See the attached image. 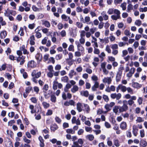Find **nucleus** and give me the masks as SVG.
I'll use <instances>...</instances> for the list:
<instances>
[{
  "label": "nucleus",
  "instance_id": "1",
  "mask_svg": "<svg viewBox=\"0 0 147 147\" xmlns=\"http://www.w3.org/2000/svg\"><path fill=\"white\" fill-rule=\"evenodd\" d=\"M47 69L49 71L47 74V76L48 77L52 78L53 75L55 76H59V71H55L52 65H49L47 67Z\"/></svg>",
  "mask_w": 147,
  "mask_h": 147
},
{
  "label": "nucleus",
  "instance_id": "2",
  "mask_svg": "<svg viewBox=\"0 0 147 147\" xmlns=\"http://www.w3.org/2000/svg\"><path fill=\"white\" fill-rule=\"evenodd\" d=\"M127 101L126 100H124L123 102V105L121 107L119 106V113H121L124 111H125L128 110V107L127 106Z\"/></svg>",
  "mask_w": 147,
  "mask_h": 147
},
{
  "label": "nucleus",
  "instance_id": "3",
  "mask_svg": "<svg viewBox=\"0 0 147 147\" xmlns=\"http://www.w3.org/2000/svg\"><path fill=\"white\" fill-rule=\"evenodd\" d=\"M110 97L112 99H116L117 100H119L121 97V94L120 93L116 94V93H112L110 95Z\"/></svg>",
  "mask_w": 147,
  "mask_h": 147
},
{
  "label": "nucleus",
  "instance_id": "4",
  "mask_svg": "<svg viewBox=\"0 0 147 147\" xmlns=\"http://www.w3.org/2000/svg\"><path fill=\"white\" fill-rule=\"evenodd\" d=\"M25 56H19L17 58V61L18 62H20V65H22L25 62Z\"/></svg>",
  "mask_w": 147,
  "mask_h": 147
},
{
  "label": "nucleus",
  "instance_id": "5",
  "mask_svg": "<svg viewBox=\"0 0 147 147\" xmlns=\"http://www.w3.org/2000/svg\"><path fill=\"white\" fill-rule=\"evenodd\" d=\"M31 75L32 77L38 78L41 76V72L40 71H39L36 73V70H34L32 72Z\"/></svg>",
  "mask_w": 147,
  "mask_h": 147
},
{
  "label": "nucleus",
  "instance_id": "6",
  "mask_svg": "<svg viewBox=\"0 0 147 147\" xmlns=\"http://www.w3.org/2000/svg\"><path fill=\"white\" fill-rule=\"evenodd\" d=\"M36 63L33 60L29 61L27 64L28 67L34 68L36 67Z\"/></svg>",
  "mask_w": 147,
  "mask_h": 147
},
{
  "label": "nucleus",
  "instance_id": "7",
  "mask_svg": "<svg viewBox=\"0 0 147 147\" xmlns=\"http://www.w3.org/2000/svg\"><path fill=\"white\" fill-rule=\"evenodd\" d=\"M75 102L72 100H70L69 101H66L64 103V105L66 106H68L69 105L74 106Z\"/></svg>",
  "mask_w": 147,
  "mask_h": 147
},
{
  "label": "nucleus",
  "instance_id": "8",
  "mask_svg": "<svg viewBox=\"0 0 147 147\" xmlns=\"http://www.w3.org/2000/svg\"><path fill=\"white\" fill-rule=\"evenodd\" d=\"M112 79L111 77H105L102 80V82L105 83H107L108 85L111 83Z\"/></svg>",
  "mask_w": 147,
  "mask_h": 147
},
{
  "label": "nucleus",
  "instance_id": "9",
  "mask_svg": "<svg viewBox=\"0 0 147 147\" xmlns=\"http://www.w3.org/2000/svg\"><path fill=\"white\" fill-rule=\"evenodd\" d=\"M99 87V83L98 82H95L94 85L92 87V90L93 91H96Z\"/></svg>",
  "mask_w": 147,
  "mask_h": 147
},
{
  "label": "nucleus",
  "instance_id": "10",
  "mask_svg": "<svg viewBox=\"0 0 147 147\" xmlns=\"http://www.w3.org/2000/svg\"><path fill=\"white\" fill-rule=\"evenodd\" d=\"M120 127L122 130H126L127 129V124L126 122H122L120 125Z\"/></svg>",
  "mask_w": 147,
  "mask_h": 147
},
{
  "label": "nucleus",
  "instance_id": "11",
  "mask_svg": "<svg viewBox=\"0 0 147 147\" xmlns=\"http://www.w3.org/2000/svg\"><path fill=\"white\" fill-rule=\"evenodd\" d=\"M39 30L38 27H37L35 30V32L36 33L35 36L37 38H40L42 36L41 33L38 32Z\"/></svg>",
  "mask_w": 147,
  "mask_h": 147
},
{
  "label": "nucleus",
  "instance_id": "12",
  "mask_svg": "<svg viewBox=\"0 0 147 147\" xmlns=\"http://www.w3.org/2000/svg\"><path fill=\"white\" fill-rule=\"evenodd\" d=\"M38 140L40 142L39 144L40 146V147H44L45 146V144L44 143V140L42 137L41 136H39Z\"/></svg>",
  "mask_w": 147,
  "mask_h": 147
},
{
  "label": "nucleus",
  "instance_id": "13",
  "mask_svg": "<svg viewBox=\"0 0 147 147\" xmlns=\"http://www.w3.org/2000/svg\"><path fill=\"white\" fill-rule=\"evenodd\" d=\"M77 109L79 112H81L82 110V106L81 103L78 102L76 104Z\"/></svg>",
  "mask_w": 147,
  "mask_h": 147
},
{
  "label": "nucleus",
  "instance_id": "14",
  "mask_svg": "<svg viewBox=\"0 0 147 147\" xmlns=\"http://www.w3.org/2000/svg\"><path fill=\"white\" fill-rule=\"evenodd\" d=\"M20 50L22 51H23L24 54L28 55L29 54V52L25 48V46L24 45H22V46L20 47Z\"/></svg>",
  "mask_w": 147,
  "mask_h": 147
},
{
  "label": "nucleus",
  "instance_id": "15",
  "mask_svg": "<svg viewBox=\"0 0 147 147\" xmlns=\"http://www.w3.org/2000/svg\"><path fill=\"white\" fill-rule=\"evenodd\" d=\"M132 86L135 88H139L142 87V85L139 84L137 82H134L132 84Z\"/></svg>",
  "mask_w": 147,
  "mask_h": 147
},
{
  "label": "nucleus",
  "instance_id": "16",
  "mask_svg": "<svg viewBox=\"0 0 147 147\" xmlns=\"http://www.w3.org/2000/svg\"><path fill=\"white\" fill-rule=\"evenodd\" d=\"M35 37L34 35L31 36L30 37V43L31 45H34L35 44Z\"/></svg>",
  "mask_w": 147,
  "mask_h": 147
},
{
  "label": "nucleus",
  "instance_id": "17",
  "mask_svg": "<svg viewBox=\"0 0 147 147\" xmlns=\"http://www.w3.org/2000/svg\"><path fill=\"white\" fill-rule=\"evenodd\" d=\"M79 89L78 87L76 85L73 86L72 88L71 89V91L73 93H74L78 91Z\"/></svg>",
  "mask_w": 147,
  "mask_h": 147
},
{
  "label": "nucleus",
  "instance_id": "18",
  "mask_svg": "<svg viewBox=\"0 0 147 147\" xmlns=\"http://www.w3.org/2000/svg\"><path fill=\"white\" fill-rule=\"evenodd\" d=\"M114 145L116 147H119L120 146V143L119 141L117 139H115L113 140Z\"/></svg>",
  "mask_w": 147,
  "mask_h": 147
},
{
  "label": "nucleus",
  "instance_id": "19",
  "mask_svg": "<svg viewBox=\"0 0 147 147\" xmlns=\"http://www.w3.org/2000/svg\"><path fill=\"white\" fill-rule=\"evenodd\" d=\"M119 106H114V108L113 109V111L115 114H117L118 113H119Z\"/></svg>",
  "mask_w": 147,
  "mask_h": 147
},
{
  "label": "nucleus",
  "instance_id": "20",
  "mask_svg": "<svg viewBox=\"0 0 147 147\" xmlns=\"http://www.w3.org/2000/svg\"><path fill=\"white\" fill-rule=\"evenodd\" d=\"M42 55L40 53H37L35 55L36 59L39 62L42 60Z\"/></svg>",
  "mask_w": 147,
  "mask_h": 147
},
{
  "label": "nucleus",
  "instance_id": "21",
  "mask_svg": "<svg viewBox=\"0 0 147 147\" xmlns=\"http://www.w3.org/2000/svg\"><path fill=\"white\" fill-rule=\"evenodd\" d=\"M86 138L90 141H92L94 140V137L92 134H89L86 136Z\"/></svg>",
  "mask_w": 147,
  "mask_h": 147
},
{
  "label": "nucleus",
  "instance_id": "22",
  "mask_svg": "<svg viewBox=\"0 0 147 147\" xmlns=\"http://www.w3.org/2000/svg\"><path fill=\"white\" fill-rule=\"evenodd\" d=\"M58 128V127L57 125L55 123L54 124L51 126V130L53 131H55Z\"/></svg>",
  "mask_w": 147,
  "mask_h": 147
},
{
  "label": "nucleus",
  "instance_id": "23",
  "mask_svg": "<svg viewBox=\"0 0 147 147\" xmlns=\"http://www.w3.org/2000/svg\"><path fill=\"white\" fill-rule=\"evenodd\" d=\"M76 73L75 71L74 70H71L70 71L69 75L70 78H72L73 76L76 75Z\"/></svg>",
  "mask_w": 147,
  "mask_h": 147
},
{
  "label": "nucleus",
  "instance_id": "24",
  "mask_svg": "<svg viewBox=\"0 0 147 147\" xmlns=\"http://www.w3.org/2000/svg\"><path fill=\"white\" fill-rule=\"evenodd\" d=\"M61 80L62 82L65 83H67L69 80V78L67 76H65L61 77Z\"/></svg>",
  "mask_w": 147,
  "mask_h": 147
},
{
  "label": "nucleus",
  "instance_id": "25",
  "mask_svg": "<svg viewBox=\"0 0 147 147\" xmlns=\"http://www.w3.org/2000/svg\"><path fill=\"white\" fill-rule=\"evenodd\" d=\"M7 35L6 31H3L1 32V33L0 36L1 38H5Z\"/></svg>",
  "mask_w": 147,
  "mask_h": 147
},
{
  "label": "nucleus",
  "instance_id": "26",
  "mask_svg": "<svg viewBox=\"0 0 147 147\" xmlns=\"http://www.w3.org/2000/svg\"><path fill=\"white\" fill-rule=\"evenodd\" d=\"M101 14L102 15L103 18H104V19L105 20H108L109 18V16L105 13V12H102L101 13Z\"/></svg>",
  "mask_w": 147,
  "mask_h": 147
},
{
  "label": "nucleus",
  "instance_id": "27",
  "mask_svg": "<svg viewBox=\"0 0 147 147\" xmlns=\"http://www.w3.org/2000/svg\"><path fill=\"white\" fill-rule=\"evenodd\" d=\"M140 144L143 147H145L147 146V143L146 141L144 140H142L140 142Z\"/></svg>",
  "mask_w": 147,
  "mask_h": 147
},
{
  "label": "nucleus",
  "instance_id": "28",
  "mask_svg": "<svg viewBox=\"0 0 147 147\" xmlns=\"http://www.w3.org/2000/svg\"><path fill=\"white\" fill-rule=\"evenodd\" d=\"M84 106L85 107V110L87 113H89L90 111V108L89 106L86 104H84Z\"/></svg>",
  "mask_w": 147,
  "mask_h": 147
},
{
  "label": "nucleus",
  "instance_id": "29",
  "mask_svg": "<svg viewBox=\"0 0 147 147\" xmlns=\"http://www.w3.org/2000/svg\"><path fill=\"white\" fill-rule=\"evenodd\" d=\"M124 69V68L123 67L121 66L118 69V71L117 72V74L120 75H122V71Z\"/></svg>",
  "mask_w": 147,
  "mask_h": 147
},
{
  "label": "nucleus",
  "instance_id": "30",
  "mask_svg": "<svg viewBox=\"0 0 147 147\" xmlns=\"http://www.w3.org/2000/svg\"><path fill=\"white\" fill-rule=\"evenodd\" d=\"M58 86V82L57 81H54L53 83V88L54 90H55L57 89V86Z\"/></svg>",
  "mask_w": 147,
  "mask_h": 147
},
{
  "label": "nucleus",
  "instance_id": "31",
  "mask_svg": "<svg viewBox=\"0 0 147 147\" xmlns=\"http://www.w3.org/2000/svg\"><path fill=\"white\" fill-rule=\"evenodd\" d=\"M5 144L6 147H13L12 143L10 141L6 142Z\"/></svg>",
  "mask_w": 147,
  "mask_h": 147
},
{
  "label": "nucleus",
  "instance_id": "32",
  "mask_svg": "<svg viewBox=\"0 0 147 147\" xmlns=\"http://www.w3.org/2000/svg\"><path fill=\"white\" fill-rule=\"evenodd\" d=\"M120 90L122 92H125L126 91L127 88L126 86L121 84H120Z\"/></svg>",
  "mask_w": 147,
  "mask_h": 147
},
{
  "label": "nucleus",
  "instance_id": "33",
  "mask_svg": "<svg viewBox=\"0 0 147 147\" xmlns=\"http://www.w3.org/2000/svg\"><path fill=\"white\" fill-rule=\"evenodd\" d=\"M53 34V36H52V35H51V40L53 42L55 43L57 41V38L55 36L56 34L55 32H54Z\"/></svg>",
  "mask_w": 147,
  "mask_h": 147
},
{
  "label": "nucleus",
  "instance_id": "34",
  "mask_svg": "<svg viewBox=\"0 0 147 147\" xmlns=\"http://www.w3.org/2000/svg\"><path fill=\"white\" fill-rule=\"evenodd\" d=\"M29 108L31 110V113L32 114H33L36 112V111L34 109V107L33 105H30Z\"/></svg>",
  "mask_w": 147,
  "mask_h": 147
},
{
  "label": "nucleus",
  "instance_id": "35",
  "mask_svg": "<svg viewBox=\"0 0 147 147\" xmlns=\"http://www.w3.org/2000/svg\"><path fill=\"white\" fill-rule=\"evenodd\" d=\"M43 24L46 27L49 28L50 26V23L47 21H45L43 22Z\"/></svg>",
  "mask_w": 147,
  "mask_h": 147
},
{
  "label": "nucleus",
  "instance_id": "36",
  "mask_svg": "<svg viewBox=\"0 0 147 147\" xmlns=\"http://www.w3.org/2000/svg\"><path fill=\"white\" fill-rule=\"evenodd\" d=\"M42 104L44 108L45 109L47 108L50 106L49 104V103H47L45 102H42Z\"/></svg>",
  "mask_w": 147,
  "mask_h": 147
},
{
  "label": "nucleus",
  "instance_id": "37",
  "mask_svg": "<svg viewBox=\"0 0 147 147\" xmlns=\"http://www.w3.org/2000/svg\"><path fill=\"white\" fill-rule=\"evenodd\" d=\"M120 16L118 15H113L111 16V18L113 20H116L120 18Z\"/></svg>",
  "mask_w": 147,
  "mask_h": 147
},
{
  "label": "nucleus",
  "instance_id": "38",
  "mask_svg": "<svg viewBox=\"0 0 147 147\" xmlns=\"http://www.w3.org/2000/svg\"><path fill=\"white\" fill-rule=\"evenodd\" d=\"M81 94L86 97H88L89 95L88 92L87 90L81 92Z\"/></svg>",
  "mask_w": 147,
  "mask_h": 147
},
{
  "label": "nucleus",
  "instance_id": "39",
  "mask_svg": "<svg viewBox=\"0 0 147 147\" xmlns=\"http://www.w3.org/2000/svg\"><path fill=\"white\" fill-rule=\"evenodd\" d=\"M51 100L53 102H55L56 101V98L55 96L53 95H52L51 96Z\"/></svg>",
  "mask_w": 147,
  "mask_h": 147
},
{
  "label": "nucleus",
  "instance_id": "40",
  "mask_svg": "<svg viewBox=\"0 0 147 147\" xmlns=\"http://www.w3.org/2000/svg\"><path fill=\"white\" fill-rule=\"evenodd\" d=\"M78 50V51L83 52L84 51V48L81 45H80L77 47Z\"/></svg>",
  "mask_w": 147,
  "mask_h": 147
},
{
  "label": "nucleus",
  "instance_id": "41",
  "mask_svg": "<svg viewBox=\"0 0 147 147\" xmlns=\"http://www.w3.org/2000/svg\"><path fill=\"white\" fill-rule=\"evenodd\" d=\"M102 98L104 101L107 102L109 100V98L108 96L104 94L103 95Z\"/></svg>",
  "mask_w": 147,
  "mask_h": 147
},
{
  "label": "nucleus",
  "instance_id": "42",
  "mask_svg": "<svg viewBox=\"0 0 147 147\" xmlns=\"http://www.w3.org/2000/svg\"><path fill=\"white\" fill-rule=\"evenodd\" d=\"M66 131L68 134H74L75 133V131L72 129H68L66 130Z\"/></svg>",
  "mask_w": 147,
  "mask_h": 147
},
{
  "label": "nucleus",
  "instance_id": "43",
  "mask_svg": "<svg viewBox=\"0 0 147 147\" xmlns=\"http://www.w3.org/2000/svg\"><path fill=\"white\" fill-rule=\"evenodd\" d=\"M114 9L113 8H109L107 11V13L109 15H111L113 14L114 11Z\"/></svg>",
  "mask_w": 147,
  "mask_h": 147
},
{
  "label": "nucleus",
  "instance_id": "44",
  "mask_svg": "<svg viewBox=\"0 0 147 147\" xmlns=\"http://www.w3.org/2000/svg\"><path fill=\"white\" fill-rule=\"evenodd\" d=\"M72 147H82V146L79 145L77 142H74Z\"/></svg>",
  "mask_w": 147,
  "mask_h": 147
},
{
  "label": "nucleus",
  "instance_id": "45",
  "mask_svg": "<svg viewBox=\"0 0 147 147\" xmlns=\"http://www.w3.org/2000/svg\"><path fill=\"white\" fill-rule=\"evenodd\" d=\"M68 50L69 51H74V47L73 45H70L68 48Z\"/></svg>",
  "mask_w": 147,
  "mask_h": 147
},
{
  "label": "nucleus",
  "instance_id": "46",
  "mask_svg": "<svg viewBox=\"0 0 147 147\" xmlns=\"http://www.w3.org/2000/svg\"><path fill=\"white\" fill-rule=\"evenodd\" d=\"M126 44V43L125 42H118V45L119 47H124Z\"/></svg>",
  "mask_w": 147,
  "mask_h": 147
},
{
  "label": "nucleus",
  "instance_id": "47",
  "mask_svg": "<svg viewBox=\"0 0 147 147\" xmlns=\"http://www.w3.org/2000/svg\"><path fill=\"white\" fill-rule=\"evenodd\" d=\"M90 20V18L89 16H86L85 18V21H83V23H87V24H88V22Z\"/></svg>",
  "mask_w": 147,
  "mask_h": 147
},
{
  "label": "nucleus",
  "instance_id": "48",
  "mask_svg": "<svg viewBox=\"0 0 147 147\" xmlns=\"http://www.w3.org/2000/svg\"><path fill=\"white\" fill-rule=\"evenodd\" d=\"M141 24V21L139 20H136L135 22V24L138 26H140Z\"/></svg>",
  "mask_w": 147,
  "mask_h": 147
},
{
  "label": "nucleus",
  "instance_id": "49",
  "mask_svg": "<svg viewBox=\"0 0 147 147\" xmlns=\"http://www.w3.org/2000/svg\"><path fill=\"white\" fill-rule=\"evenodd\" d=\"M62 19L64 21H67V16L65 14H63L61 16Z\"/></svg>",
  "mask_w": 147,
  "mask_h": 147
},
{
  "label": "nucleus",
  "instance_id": "50",
  "mask_svg": "<svg viewBox=\"0 0 147 147\" xmlns=\"http://www.w3.org/2000/svg\"><path fill=\"white\" fill-rule=\"evenodd\" d=\"M49 55L48 54L45 55L44 56V61L45 62L49 59Z\"/></svg>",
  "mask_w": 147,
  "mask_h": 147
},
{
  "label": "nucleus",
  "instance_id": "51",
  "mask_svg": "<svg viewBox=\"0 0 147 147\" xmlns=\"http://www.w3.org/2000/svg\"><path fill=\"white\" fill-rule=\"evenodd\" d=\"M91 79L92 80L95 81V82H97L98 80V77L94 75H93L92 76Z\"/></svg>",
  "mask_w": 147,
  "mask_h": 147
},
{
  "label": "nucleus",
  "instance_id": "52",
  "mask_svg": "<svg viewBox=\"0 0 147 147\" xmlns=\"http://www.w3.org/2000/svg\"><path fill=\"white\" fill-rule=\"evenodd\" d=\"M49 88V87L48 85L47 84H45L43 86L42 88V90H43V92H44V91H47L48 90Z\"/></svg>",
  "mask_w": 147,
  "mask_h": 147
},
{
  "label": "nucleus",
  "instance_id": "53",
  "mask_svg": "<svg viewBox=\"0 0 147 147\" xmlns=\"http://www.w3.org/2000/svg\"><path fill=\"white\" fill-rule=\"evenodd\" d=\"M32 87L31 86H28L26 88L25 91L26 93L28 94L32 90Z\"/></svg>",
  "mask_w": 147,
  "mask_h": 147
},
{
  "label": "nucleus",
  "instance_id": "54",
  "mask_svg": "<svg viewBox=\"0 0 147 147\" xmlns=\"http://www.w3.org/2000/svg\"><path fill=\"white\" fill-rule=\"evenodd\" d=\"M127 92L130 93L131 94H133V91L132 89L130 87H128L127 88Z\"/></svg>",
  "mask_w": 147,
  "mask_h": 147
},
{
  "label": "nucleus",
  "instance_id": "55",
  "mask_svg": "<svg viewBox=\"0 0 147 147\" xmlns=\"http://www.w3.org/2000/svg\"><path fill=\"white\" fill-rule=\"evenodd\" d=\"M114 13L115 14H116V15H118L119 16H120L121 13L120 11L119 10L114 9Z\"/></svg>",
  "mask_w": 147,
  "mask_h": 147
},
{
  "label": "nucleus",
  "instance_id": "56",
  "mask_svg": "<svg viewBox=\"0 0 147 147\" xmlns=\"http://www.w3.org/2000/svg\"><path fill=\"white\" fill-rule=\"evenodd\" d=\"M105 108L107 110V111H110L111 109V108L109 104H107L105 106Z\"/></svg>",
  "mask_w": 147,
  "mask_h": 147
},
{
  "label": "nucleus",
  "instance_id": "57",
  "mask_svg": "<svg viewBox=\"0 0 147 147\" xmlns=\"http://www.w3.org/2000/svg\"><path fill=\"white\" fill-rule=\"evenodd\" d=\"M126 3H123L121 4V7L122 8L123 10H125L126 9Z\"/></svg>",
  "mask_w": 147,
  "mask_h": 147
},
{
  "label": "nucleus",
  "instance_id": "58",
  "mask_svg": "<svg viewBox=\"0 0 147 147\" xmlns=\"http://www.w3.org/2000/svg\"><path fill=\"white\" fill-rule=\"evenodd\" d=\"M85 129L86 131L90 133L92 131V128L91 127H85Z\"/></svg>",
  "mask_w": 147,
  "mask_h": 147
},
{
  "label": "nucleus",
  "instance_id": "59",
  "mask_svg": "<svg viewBox=\"0 0 147 147\" xmlns=\"http://www.w3.org/2000/svg\"><path fill=\"white\" fill-rule=\"evenodd\" d=\"M111 48L112 50H115L118 49V45L117 44H114L111 45Z\"/></svg>",
  "mask_w": 147,
  "mask_h": 147
},
{
  "label": "nucleus",
  "instance_id": "60",
  "mask_svg": "<svg viewBox=\"0 0 147 147\" xmlns=\"http://www.w3.org/2000/svg\"><path fill=\"white\" fill-rule=\"evenodd\" d=\"M62 57V55L61 54H59L56 55V59L57 60H59L61 59Z\"/></svg>",
  "mask_w": 147,
  "mask_h": 147
},
{
  "label": "nucleus",
  "instance_id": "61",
  "mask_svg": "<svg viewBox=\"0 0 147 147\" xmlns=\"http://www.w3.org/2000/svg\"><path fill=\"white\" fill-rule=\"evenodd\" d=\"M55 119L56 122L58 123H60L61 122V119L58 117L56 116Z\"/></svg>",
  "mask_w": 147,
  "mask_h": 147
},
{
  "label": "nucleus",
  "instance_id": "62",
  "mask_svg": "<svg viewBox=\"0 0 147 147\" xmlns=\"http://www.w3.org/2000/svg\"><path fill=\"white\" fill-rule=\"evenodd\" d=\"M97 30V29L96 28H91L90 29V32L91 34H93L95 31Z\"/></svg>",
  "mask_w": 147,
  "mask_h": 147
},
{
  "label": "nucleus",
  "instance_id": "63",
  "mask_svg": "<svg viewBox=\"0 0 147 147\" xmlns=\"http://www.w3.org/2000/svg\"><path fill=\"white\" fill-rule=\"evenodd\" d=\"M124 34L125 35L129 37H130L131 33L129 31L127 30H125L124 31Z\"/></svg>",
  "mask_w": 147,
  "mask_h": 147
},
{
  "label": "nucleus",
  "instance_id": "64",
  "mask_svg": "<svg viewBox=\"0 0 147 147\" xmlns=\"http://www.w3.org/2000/svg\"><path fill=\"white\" fill-rule=\"evenodd\" d=\"M35 24L34 23L30 24L28 26V27L30 29H33L35 27Z\"/></svg>",
  "mask_w": 147,
  "mask_h": 147
}]
</instances>
